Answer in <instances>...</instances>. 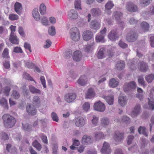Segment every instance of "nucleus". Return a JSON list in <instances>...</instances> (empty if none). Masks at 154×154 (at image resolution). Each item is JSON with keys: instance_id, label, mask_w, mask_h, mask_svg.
Masks as SVG:
<instances>
[{"instance_id": "nucleus-18", "label": "nucleus", "mask_w": 154, "mask_h": 154, "mask_svg": "<svg viewBox=\"0 0 154 154\" xmlns=\"http://www.w3.org/2000/svg\"><path fill=\"white\" fill-rule=\"evenodd\" d=\"M123 133L119 131H116L114 136V139L115 141L120 142L124 139Z\"/></svg>"}, {"instance_id": "nucleus-9", "label": "nucleus", "mask_w": 154, "mask_h": 154, "mask_svg": "<svg viewBox=\"0 0 154 154\" xmlns=\"http://www.w3.org/2000/svg\"><path fill=\"white\" fill-rule=\"evenodd\" d=\"M76 94L74 93H69L66 94L65 96V99L68 103L73 102L76 98Z\"/></svg>"}, {"instance_id": "nucleus-37", "label": "nucleus", "mask_w": 154, "mask_h": 154, "mask_svg": "<svg viewBox=\"0 0 154 154\" xmlns=\"http://www.w3.org/2000/svg\"><path fill=\"white\" fill-rule=\"evenodd\" d=\"M145 79L148 83H151L154 80V75L152 73L146 75L145 77Z\"/></svg>"}, {"instance_id": "nucleus-30", "label": "nucleus", "mask_w": 154, "mask_h": 154, "mask_svg": "<svg viewBox=\"0 0 154 154\" xmlns=\"http://www.w3.org/2000/svg\"><path fill=\"white\" fill-rule=\"evenodd\" d=\"M29 89L30 92L33 94H41L40 91L33 87L32 85H30L29 86Z\"/></svg>"}, {"instance_id": "nucleus-15", "label": "nucleus", "mask_w": 154, "mask_h": 154, "mask_svg": "<svg viewBox=\"0 0 154 154\" xmlns=\"http://www.w3.org/2000/svg\"><path fill=\"white\" fill-rule=\"evenodd\" d=\"M9 41L12 44L18 45L19 40L16 35L14 34H10L9 38Z\"/></svg>"}, {"instance_id": "nucleus-60", "label": "nucleus", "mask_w": 154, "mask_h": 154, "mask_svg": "<svg viewBox=\"0 0 154 154\" xmlns=\"http://www.w3.org/2000/svg\"><path fill=\"white\" fill-rule=\"evenodd\" d=\"M13 52L16 53H23V51L20 47H16L13 49Z\"/></svg>"}, {"instance_id": "nucleus-33", "label": "nucleus", "mask_w": 154, "mask_h": 154, "mask_svg": "<svg viewBox=\"0 0 154 154\" xmlns=\"http://www.w3.org/2000/svg\"><path fill=\"white\" fill-rule=\"evenodd\" d=\"M33 17L36 21H38L40 18V15L37 9H34L32 12Z\"/></svg>"}, {"instance_id": "nucleus-53", "label": "nucleus", "mask_w": 154, "mask_h": 154, "mask_svg": "<svg viewBox=\"0 0 154 154\" xmlns=\"http://www.w3.org/2000/svg\"><path fill=\"white\" fill-rule=\"evenodd\" d=\"M39 136L41 138L43 142L44 143L47 144L48 143V142L47 136L45 135L43 133L40 134Z\"/></svg>"}, {"instance_id": "nucleus-43", "label": "nucleus", "mask_w": 154, "mask_h": 154, "mask_svg": "<svg viewBox=\"0 0 154 154\" xmlns=\"http://www.w3.org/2000/svg\"><path fill=\"white\" fill-rule=\"evenodd\" d=\"M2 56L4 58L7 59L10 58L9 55L8 49L7 48H5L4 49L2 54Z\"/></svg>"}, {"instance_id": "nucleus-20", "label": "nucleus", "mask_w": 154, "mask_h": 154, "mask_svg": "<svg viewBox=\"0 0 154 154\" xmlns=\"http://www.w3.org/2000/svg\"><path fill=\"white\" fill-rule=\"evenodd\" d=\"M68 15L69 18L70 19H75L78 17L77 12L74 9H72L69 11Z\"/></svg>"}, {"instance_id": "nucleus-8", "label": "nucleus", "mask_w": 154, "mask_h": 154, "mask_svg": "<svg viewBox=\"0 0 154 154\" xmlns=\"http://www.w3.org/2000/svg\"><path fill=\"white\" fill-rule=\"evenodd\" d=\"M126 8L128 11L131 12H136L138 9L137 6L131 2H129L126 3Z\"/></svg>"}, {"instance_id": "nucleus-34", "label": "nucleus", "mask_w": 154, "mask_h": 154, "mask_svg": "<svg viewBox=\"0 0 154 154\" xmlns=\"http://www.w3.org/2000/svg\"><path fill=\"white\" fill-rule=\"evenodd\" d=\"M39 11L41 14L42 15H44L46 11V7L45 5L42 3L41 4L39 7Z\"/></svg>"}, {"instance_id": "nucleus-35", "label": "nucleus", "mask_w": 154, "mask_h": 154, "mask_svg": "<svg viewBox=\"0 0 154 154\" xmlns=\"http://www.w3.org/2000/svg\"><path fill=\"white\" fill-rule=\"evenodd\" d=\"M125 63L123 61H120L117 62L116 67L118 70H121L125 67Z\"/></svg>"}, {"instance_id": "nucleus-44", "label": "nucleus", "mask_w": 154, "mask_h": 154, "mask_svg": "<svg viewBox=\"0 0 154 154\" xmlns=\"http://www.w3.org/2000/svg\"><path fill=\"white\" fill-rule=\"evenodd\" d=\"M104 37L103 35L99 34L96 37V40L97 42H103L105 41Z\"/></svg>"}, {"instance_id": "nucleus-5", "label": "nucleus", "mask_w": 154, "mask_h": 154, "mask_svg": "<svg viewBox=\"0 0 154 154\" xmlns=\"http://www.w3.org/2000/svg\"><path fill=\"white\" fill-rule=\"evenodd\" d=\"M119 36L118 29H117L112 30L108 35L109 39L112 41H115L118 40Z\"/></svg>"}, {"instance_id": "nucleus-55", "label": "nucleus", "mask_w": 154, "mask_h": 154, "mask_svg": "<svg viewBox=\"0 0 154 154\" xmlns=\"http://www.w3.org/2000/svg\"><path fill=\"white\" fill-rule=\"evenodd\" d=\"M9 19L11 20H17L19 18L18 16L15 14H11L9 16Z\"/></svg>"}, {"instance_id": "nucleus-25", "label": "nucleus", "mask_w": 154, "mask_h": 154, "mask_svg": "<svg viewBox=\"0 0 154 154\" xmlns=\"http://www.w3.org/2000/svg\"><path fill=\"white\" fill-rule=\"evenodd\" d=\"M95 93L93 89L90 88L88 90L87 94H86L85 98L86 99H91L93 97L95 96Z\"/></svg>"}, {"instance_id": "nucleus-17", "label": "nucleus", "mask_w": 154, "mask_h": 154, "mask_svg": "<svg viewBox=\"0 0 154 154\" xmlns=\"http://www.w3.org/2000/svg\"><path fill=\"white\" fill-rule=\"evenodd\" d=\"M123 15L122 13L120 11H115L112 15V18L115 20L116 21L121 20Z\"/></svg>"}, {"instance_id": "nucleus-45", "label": "nucleus", "mask_w": 154, "mask_h": 154, "mask_svg": "<svg viewBox=\"0 0 154 154\" xmlns=\"http://www.w3.org/2000/svg\"><path fill=\"white\" fill-rule=\"evenodd\" d=\"M81 2L80 0H75L74 2L75 7L77 10H81Z\"/></svg>"}, {"instance_id": "nucleus-50", "label": "nucleus", "mask_w": 154, "mask_h": 154, "mask_svg": "<svg viewBox=\"0 0 154 154\" xmlns=\"http://www.w3.org/2000/svg\"><path fill=\"white\" fill-rule=\"evenodd\" d=\"M23 78L27 80L33 81L35 82L33 79L30 76L29 74L26 72L23 73Z\"/></svg>"}, {"instance_id": "nucleus-38", "label": "nucleus", "mask_w": 154, "mask_h": 154, "mask_svg": "<svg viewBox=\"0 0 154 154\" xmlns=\"http://www.w3.org/2000/svg\"><path fill=\"white\" fill-rule=\"evenodd\" d=\"M0 104L3 106L5 109H8V107L7 104V102L6 99L4 98H2L0 99Z\"/></svg>"}, {"instance_id": "nucleus-31", "label": "nucleus", "mask_w": 154, "mask_h": 154, "mask_svg": "<svg viewBox=\"0 0 154 154\" xmlns=\"http://www.w3.org/2000/svg\"><path fill=\"white\" fill-rule=\"evenodd\" d=\"M94 137L96 140L103 139L104 137V134L101 132H95L94 134Z\"/></svg>"}, {"instance_id": "nucleus-48", "label": "nucleus", "mask_w": 154, "mask_h": 154, "mask_svg": "<svg viewBox=\"0 0 154 154\" xmlns=\"http://www.w3.org/2000/svg\"><path fill=\"white\" fill-rule=\"evenodd\" d=\"M138 81L139 83L143 86H146L145 82L144 80L143 76H139L138 79Z\"/></svg>"}, {"instance_id": "nucleus-24", "label": "nucleus", "mask_w": 154, "mask_h": 154, "mask_svg": "<svg viewBox=\"0 0 154 154\" xmlns=\"http://www.w3.org/2000/svg\"><path fill=\"white\" fill-rule=\"evenodd\" d=\"M118 101L119 104L122 106H124L127 103L126 97L125 95H122L119 98Z\"/></svg>"}, {"instance_id": "nucleus-1", "label": "nucleus", "mask_w": 154, "mask_h": 154, "mask_svg": "<svg viewBox=\"0 0 154 154\" xmlns=\"http://www.w3.org/2000/svg\"><path fill=\"white\" fill-rule=\"evenodd\" d=\"M3 123L5 127L10 128L13 127L16 122L15 119L11 115L6 114L2 117Z\"/></svg>"}, {"instance_id": "nucleus-13", "label": "nucleus", "mask_w": 154, "mask_h": 154, "mask_svg": "<svg viewBox=\"0 0 154 154\" xmlns=\"http://www.w3.org/2000/svg\"><path fill=\"white\" fill-rule=\"evenodd\" d=\"M83 38L85 41H88L91 39L93 36L92 32L89 30H87L84 31L83 35Z\"/></svg>"}, {"instance_id": "nucleus-7", "label": "nucleus", "mask_w": 154, "mask_h": 154, "mask_svg": "<svg viewBox=\"0 0 154 154\" xmlns=\"http://www.w3.org/2000/svg\"><path fill=\"white\" fill-rule=\"evenodd\" d=\"M141 106L139 104H137L132 111L131 115L132 118L136 117L140 113Z\"/></svg>"}, {"instance_id": "nucleus-2", "label": "nucleus", "mask_w": 154, "mask_h": 154, "mask_svg": "<svg viewBox=\"0 0 154 154\" xmlns=\"http://www.w3.org/2000/svg\"><path fill=\"white\" fill-rule=\"evenodd\" d=\"M136 83L134 81L125 82L123 86V89L125 92L132 91L135 90L137 87Z\"/></svg>"}, {"instance_id": "nucleus-40", "label": "nucleus", "mask_w": 154, "mask_h": 154, "mask_svg": "<svg viewBox=\"0 0 154 154\" xmlns=\"http://www.w3.org/2000/svg\"><path fill=\"white\" fill-rule=\"evenodd\" d=\"M91 13L94 16L100 15L101 14V11L98 8H93L91 10Z\"/></svg>"}, {"instance_id": "nucleus-52", "label": "nucleus", "mask_w": 154, "mask_h": 154, "mask_svg": "<svg viewBox=\"0 0 154 154\" xmlns=\"http://www.w3.org/2000/svg\"><path fill=\"white\" fill-rule=\"evenodd\" d=\"M11 96L15 99H18L20 97V94L19 92L16 90L12 91Z\"/></svg>"}, {"instance_id": "nucleus-54", "label": "nucleus", "mask_w": 154, "mask_h": 154, "mask_svg": "<svg viewBox=\"0 0 154 154\" xmlns=\"http://www.w3.org/2000/svg\"><path fill=\"white\" fill-rule=\"evenodd\" d=\"M41 22L45 26L49 25L48 21L47 18L45 17H43L41 20Z\"/></svg>"}, {"instance_id": "nucleus-6", "label": "nucleus", "mask_w": 154, "mask_h": 154, "mask_svg": "<svg viewBox=\"0 0 154 154\" xmlns=\"http://www.w3.org/2000/svg\"><path fill=\"white\" fill-rule=\"evenodd\" d=\"M27 112L31 116H34L36 114V109L34 106L31 104H27L26 107Z\"/></svg>"}, {"instance_id": "nucleus-49", "label": "nucleus", "mask_w": 154, "mask_h": 154, "mask_svg": "<svg viewBox=\"0 0 154 154\" xmlns=\"http://www.w3.org/2000/svg\"><path fill=\"white\" fill-rule=\"evenodd\" d=\"M114 5V4L112 1H109L105 5V9L110 10Z\"/></svg>"}, {"instance_id": "nucleus-23", "label": "nucleus", "mask_w": 154, "mask_h": 154, "mask_svg": "<svg viewBox=\"0 0 154 154\" xmlns=\"http://www.w3.org/2000/svg\"><path fill=\"white\" fill-rule=\"evenodd\" d=\"M140 71L143 72H146L148 69V66L147 64L144 62H140Z\"/></svg>"}, {"instance_id": "nucleus-21", "label": "nucleus", "mask_w": 154, "mask_h": 154, "mask_svg": "<svg viewBox=\"0 0 154 154\" xmlns=\"http://www.w3.org/2000/svg\"><path fill=\"white\" fill-rule=\"evenodd\" d=\"M87 82V77L85 75L81 76L77 80V83L82 86L85 85Z\"/></svg>"}, {"instance_id": "nucleus-47", "label": "nucleus", "mask_w": 154, "mask_h": 154, "mask_svg": "<svg viewBox=\"0 0 154 154\" xmlns=\"http://www.w3.org/2000/svg\"><path fill=\"white\" fill-rule=\"evenodd\" d=\"M122 122L126 124H129L131 122L130 118L127 116H123L122 118Z\"/></svg>"}, {"instance_id": "nucleus-56", "label": "nucleus", "mask_w": 154, "mask_h": 154, "mask_svg": "<svg viewBox=\"0 0 154 154\" xmlns=\"http://www.w3.org/2000/svg\"><path fill=\"white\" fill-rule=\"evenodd\" d=\"M4 93L6 96H8L11 90V88L9 86H6L4 88Z\"/></svg>"}, {"instance_id": "nucleus-11", "label": "nucleus", "mask_w": 154, "mask_h": 154, "mask_svg": "<svg viewBox=\"0 0 154 154\" xmlns=\"http://www.w3.org/2000/svg\"><path fill=\"white\" fill-rule=\"evenodd\" d=\"M73 60L75 62H79L82 57V53L79 51H76L74 52L72 55Z\"/></svg>"}, {"instance_id": "nucleus-3", "label": "nucleus", "mask_w": 154, "mask_h": 154, "mask_svg": "<svg viewBox=\"0 0 154 154\" xmlns=\"http://www.w3.org/2000/svg\"><path fill=\"white\" fill-rule=\"evenodd\" d=\"M69 33L70 37L73 41H77L79 40L80 37V35L76 27L72 28L70 30Z\"/></svg>"}, {"instance_id": "nucleus-19", "label": "nucleus", "mask_w": 154, "mask_h": 154, "mask_svg": "<svg viewBox=\"0 0 154 154\" xmlns=\"http://www.w3.org/2000/svg\"><path fill=\"white\" fill-rule=\"evenodd\" d=\"M90 26L92 29L97 30L100 27V23L96 20H92L90 23Z\"/></svg>"}, {"instance_id": "nucleus-22", "label": "nucleus", "mask_w": 154, "mask_h": 154, "mask_svg": "<svg viewBox=\"0 0 154 154\" xmlns=\"http://www.w3.org/2000/svg\"><path fill=\"white\" fill-rule=\"evenodd\" d=\"M14 10L19 15H20L22 10L21 4L17 2H16L14 5Z\"/></svg>"}, {"instance_id": "nucleus-61", "label": "nucleus", "mask_w": 154, "mask_h": 154, "mask_svg": "<svg viewBox=\"0 0 154 154\" xmlns=\"http://www.w3.org/2000/svg\"><path fill=\"white\" fill-rule=\"evenodd\" d=\"M24 47L25 49L28 50L30 52H32L31 45L29 44L27 42H25L24 43Z\"/></svg>"}, {"instance_id": "nucleus-36", "label": "nucleus", "mask_w": 154, "mask_h": 154, "mask_svg": "<svg viewBox=\"0 0 154 154\" xmlns=\"http://www.w3.org/2000/svg\"><path fill=\"white\" fill-rule=\"evenodd\" d=\"M41 100L40 98L37 96H35L33 97L32 103L36 106L40 105Z\"/></svg>"}, {"instance_id": "nucleus-10", "label": "nucleus", "mask_w": 154, "mask_h": 154, "mask_svg": "<svg viewBox=\"0 0 154 154\" xmlns=\"http://www.w3.org/2000/svg\"><path fill=\"white\" fill-rule=\"evenodd\" d=\"M94 106L95 110L101 112L104 111L105 109L104 104L100 101L95 103Z\"/></svg>"}, {"instance_id": "nucleus-42", "label": "nucleus", "mask_w": 154, "mask_h": 154, "mask_svg": "<svg viewBox=\"0 0 154 154\" xmlns=\"http://www.w3.org/2000/svg\"><path fill=\"white\" fill-rule=\"evenodd\" d=\"M152 0H140V5L143 7L149 5L151 2Z\"/></svg>"}, {"instance_id": "nucleus-12", "label": "nucleus", "mask_w": 154, "mask_h": 154, "mask_svg": "<svg viewBox=\"0 0 154 154\" xmlns=\"http://www.w3.org/2000/svg\"><path fill=\"white\" fill-rule=\"evenodd\" d=\"M74 122L75 125L79 127H82L85 124L84 119L82 117H78L75 118L74 120Z\"/></svg>"}, {"instance_id": "nucleus-28", "label": "nucleus", "mask_w": 154, "mask_h": 154, "mask_svg": "<svg viewBox=\"0 0 154 154\" xmlns=\"http://www.w3.org/2000/svg\"><path fill=\"white\" fill-rule=\"evenodd\" d=\"M140 26L144 32L147 31L149 30V25L146 22H142L140 24Z\"/></svg>"}, {"instance_id": "nucleus-62", "label": "nucleus", "mask_w": 154, "mask_h": 154, "mask_svg": "<svg viewBox=\"0 0 154 154\" xmlns=\"http://www.w3.org/2000/svg\"><path fill=\"white\" fill-rule=\"evenodd\" d=\"M93 119H92V122L94 125H96L98 122V118L95 116H94L93 117Z\"/></svg>"}, {"instance_id": "nucleus-51", "label": "nucleus", "mask_w": 154, "mask_h": 154, "mask_svg": "<svg viewBox=\"0 0 154 154\" xmlns=\"http://www.w3.org/2000/svg\"><path fill=\"white\" fill-rule=\"evenodd\" d=\"M48 32L49 34L51 35H54L56 33L55 29L54 26H51L50 28L48 29Z\"/></svg>"}, {"instance_id": "nucleus-4", "label": "nucleus", "mask_w": 154, "mask_h": 154, "mask_svg": "<svg viewBox=\"0 0 154 154\" xmlns=\"http://www.w3.org/2000/svg\"><path fill=\"white\" fill-rule=\"evenodd\" d=\"M138 38V34L137 32L133 30L130 31L126 36L127 40L129 42H132L136 41Z\"/></svg>"}, {"instance_id": "nucleus-39", "label": "nucleus", "mask_w": 154, "mask_h": 154, "mask_svg": "<svg viewBox=\"0 0 154 154\" xmlns=\"http://www.w3.org/2000/svg\"><path fill=\"white\" fill-rule=\"evenodd\" d=\"M109 123V119L107 117H104L101 120V124L104 127L108 126Z\"/></svg>"}, {"instance_id": "nucleus-59", "label": "nucleus", "mask_w": 154, "mask_h": 154, "mask_svg": "<svg viewBox=\"0 0 154 154\" xmlns=\"http://www.w3.org/2000/svg\"><path fill=\"white\" fill-rule=\"evenodd\" d=\"M119 45L120 47L123 48H126L128 47V45L122 40L120 41Z\"/></svg>"}, {"instance_id": "nucleus-14", "label": "nucleus", "mask_w": 154, "mask_h": 154, "mask_svg": "<svg viewBox=\"0 0 154 154\" xmlns=\"http://www.w3.org/2000/svg\"><path fill=\"white\" fill-rule=\"evenodd\" d=\"M101 151L103 154H109L111 152V151L109 144L105 142L103 143V147Z\"/></svg>"}, {"instance_id": "nucleus-26", "label": "nucleus", "mask_w": 154, "mask_h": 154, "mask_svg": "<svg viewBox=\"0 0 154 154\" xmlns=\"http://www.w3.org/2000/svg\"><path fill=\"white\" fill-rule=\"evenodd\" d=\"M103 97L104 98L106 101L107 103L109 105H112L113 104L114 96L112 95H110L108 96H103Z\"/></svg>"}, {"instance_id": "nucleus-46", "label": "nucleus", "mask_w": 154, "mask_h": 154, "mask_svg": "<svg viewBox=\"0 0 154 154\" xmlns=\"http://www.w3.org/2000/svg\"><path fill=\"white\" fill-rule=\"evenodd\" d=\"M148 105L149 109L152 110H153L154 109V99H150L148 98Z\"/></svg>"}, {"instance_id": "nucleus-57", "label": "nucleus", "mask_w": 154, "mask_h": 154, "mask_svg": "<svg viewBox=\"0 0 154 154\" xmlns=\"http://www.w3.org/2000/svg\"><path fill=\"white\" fill-rule=\"evenodd\" d=\"M18 32L20 35L23 37H25V34L23 28L21 26H19L18 28Z\"/></svg>"}, {"instance_id": "nucleus-64", "label": "nucleus", "mask_w": 154, "mask_h": 154, "mask_svg": "<svg viewBox=\"0 0 154 154\" xmlns=\"http://www.w3.org/2000/svg\"><path fill=\"white\" fill-rule=\"evenodd\" d=\"M151 123L149 124L150 131H151L152 128L154 127V116H152L151 118Z\"/></svg>"}, {"instance_id": "nucleus-58", "label": "nucleus", "mask_w": 154, "mask_h": 154, "mask_svg": "<svg viewBox=\"0 0 154 154\" xmlns=\"http://www.w3.org/2000/svg\"><path fill=\"white\" fill-rule=\"evenodd\" d=\"M82 107L84 110L87 111L90 108V104L88 102H85L83 104Z\"/></svg>"}, {"instance_id": "nucleus-32", "label": "nucleus", "mask_w": 154, "mask_h": 154, "mask_svg": "<svg viewBox=\"0 0 154 154\" xmlns=\"http://www.w3.org/2000/svg\"><path fill=\"white\" fill-rule=\"evenodd\" d=\"M94 43L93 42L91 44L87 45H85L84 48V50L85 51L89 52L92 51L93 48V45Z\"/></svg>"}, {"instance_id": "nucleus-27", "label": "nucleus", "mask_w": 154, "mask_h": 154, "mask_svg": "<svg viewBox=\"0 0 154 154\" xmlns=\"http://www.w3.org/2000/svg\"><path fill=\"white\" fill-rule=\"evenodd\" d=\"M105 51L103 48H101L97 54V57L99 59H102L105 57L104 52Z\"/></svg>"}, {"instance_id": "nucleus-16", "label": "nucleus", "mask_w": 154, "mask_h": 154, "mask_svg": "<svg viewBox=\"0 0 154 154\" xmlns=\"http://www.w3.org/2000/svg\"><path fill=\"white\" fill-rule=\"evenodd\" d=\"M93 142L92 137L91 136L86 135H84L82 140V143L85 144H88L91 143Z\"/></svg>"}, {"instance_id": "nucleus-41", "label": "nucleus", "mask_w": 154, "mask_h": 154, "mask_svg": "<svg viewBox=\"0 0 154 154\" xmlns=\"http://www.w3.org/2000/svg\"><path fill=\"white\" fill-rule=\"evenodd\" d=\"M32 146L38 151H40L42 149V146L36 140L34 141L32 143Z\"/></svg>"}, {"instance_id": "nucleus-29", "label": "nucleus", "mask_w": 154, "mask_h": 154, "mask_svg": "<svg viewBox=\"0 0 154 154\" xmlns=\"http://www.w3.org/2000/svg\"><path fill=\"white\" fill-rule=\"evenodd\" d=\"M119 82L116 81L115 78L111 79L109 82V86L112 88H115L119 85Z\"/></svg>"}, {"instance_id": "nucleus-63", "label": "nucleus", "mask_w": 154, "mask_h": 154, "mask_svg": "<svg viewBox=\"0 0 154 154\" xmlns=\"http://www.w3.org/2000/svg\"><path fill=\"white\" fill-rule=\"evenodd\" d=\"M72 52L71 51H66L64 54V57L66 58H69L72 55Z\"/></svg>"}]
</instances>
